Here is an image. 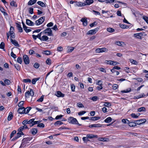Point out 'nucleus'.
Returning a JSON list of instances; mask_svg holds the SVG:
<instances>
[{"mask_svg": "<svg viewBox=\"0 0 148 148\" xmlns=\"http://www.w3.org/2000/svg\"><path fill=\"white\" fill-rule=\"evenodd\" d=\"M42 33L43 34H47V35L48 36H53V34L52 33V31L51 28H47Z\"/></svg>", "mask_w": 148, "mask_h": 148, "instance_id": "nucleus-1", "label": "nucleus"}, {"mask_svg": "<svg viewBox=\"0 0 148 148\" xmlns=\"http://www.w3.org/2000/svg\"><path fill=\"white\" fill-rule=\"evenodd\" d=\"M68 121L69 123L73 124H75L77 123V121L76 118L73 117L71 116L68 119Z\"/></svg>", "mask_w": 148, "mask_h": 148, "instance_id": "nucleus-2", "label": "nucleus"}, {"mask_svg": "<svg viewBox=\"0 0 148 148\" xmlns=\"http://www.w3.org/2000/svg\"><path fill=\"white\" fill-rule=\"evenodd\" d=\"M45 16H42L40 17L38 20L36 21V24L37 25H39L42 23L45 20Z\"/></svg>", "mask_w": 148, "mask_h": 148, "instance_id": "nucleus-3", "label": "nucleus"}, {"mask_svg": "<svg viewBox=\"0 0 148 148\" xmlns=\"http://www.w3.org/2000/svg\"><path fill=\"white\" fill-rule=\"evenodd\" d=\"M99 29V27H97L95 29L89 30L88 32L87 33V34H94L98 31V29Z\"/></svg>", "mask_w": 148, "mask_h": 148, "instance_id": "nucleus-4", "label": "nucleus"}, {"mask_svg": "<svg viewBox=\"0 0 148 148\" xmlns=\"http://www.w3.org/2000/svg\"><path fill=\"white\" fill-rule=\"evenodd\" d=\"M23 60L25 63V64H29V61L28 56L26 55H24L23 56Z\"/></svg>", "mask_w": 148, "mask_h": 148, "instance_id": "nucleus-5", "label": "nucleus"}, {"mask_svg": "<svg viewBox=\"0 0 148 148\" xmlns=\"http://www.w3.org/2000/svg\"><path fill=\"white\" fill-rule=\"evenodd\" d=\"M108 49L105 48H97L96 50V52L97 53H99L103 52H107Z\"/></svg>", "mask_w": 148, "mask_h": 148, "instance_id": "nucleus-6", "label": "nucleus"}, {"mask_svg": "<svg viewBox=\"0 0 148 148\" xmlns=\"http://www.w3.org/2000/svg\"><path fill=\"white\" fill-rule=\"evenodd\" d=\"M26 109L23 107H21L19 108L18 110V112L19 114H24L25 113Z\"/></svg>", "mask_w": 148, "mask_h": 148, "instance_id": "nucleus-7", "label": "nucleus"}, {"mask_svg": "<svg viewBox=\"0 0 148 148\" xmlns=\"http://www.w3.org/2000/svg\"><path fill=\"white\" fill-rule=\"evenodd\" d=\"M146 121V120L145 119H140L139 120L135 121L136 122L137 124L140 125L143 123H145Z\"/></svg>", "mask_w": 148, "mask_h": 148, "instance_id": "nucleus-8", "label": "nucleus"}, {"mask_svg": "<svg viewBox=\"0 0 148 148\" xmlns=\"http://www.w3.org/2000/svg\"><path fill=\"white\" fill-rule=\"evenodd\" d=\"M16 27L17 29H18V31L20 32H22L23 31V28L21 27V25L17 23H16Z\"/></svg>", "mask_w": 148, "mask_h": 148, "instance_id": "nucleus-9", "label": "nucleus"}, {"mask_svg": "<svg viewBox=\"0 0 148 148\" xmlns=\"http://www.w3.org/2000/svg\"><path fill=\"white\" fill-rule=\"evenodd\" d=\"M90 128H92V127H101V125L99 123L97 124H92L91 125H90L88 126Z\"/></svg>", "mask_w": 148, "mask_h": 148, "instance_id": "nucleus-10", "label": "nucleus"}, {"mask_svg": "<svg viewBox=\"0 0 148 148\" xmlns=\"http://www.w3.org/2000/svg\"><path fill=\"white\" fill-rule=\"evenodd\" d=\"M57 71L59 73H62L63 71V68L62 66L61 67V65H58L56 67Z\"/></svg>", "mask_w": 148, "mask_h": 148, "instance_id": "nucleus-11", "label": "nucleus"}, {"mask_svg": "<svg viewBox=\"0 0 148 148\" xmlns=\"http://www.w3.org/2000/svg\"><path fill=\"white\" fill-rule=\"evenodd\" d=\"M127 123L131 127H134L136 125L137 123L136 122L134 121V122H130L129 120H127Z\"/></svg>", "mask_w": 148, "mask_h": 148, "instance_id": "nucleus-12", "label": "nucleus"}, {"mask_svg": "<svg viewBox=\"0 0 148 148\" xmlns=\"http://www.w3.org/2000/svg\"><path fill=\"white\" fill-rule=\"evenodd\" d=\"M81 21L83 23V25L86 26L87 25V21L86 18H83L81 19Z\"/></svg>", "mask_w": 148, "mask_h": 148, "instance_id": "nucleus-13", "label": "nucleus"}, {"mask_svg": "<svg viewBox=\"0 0 148 148\" xmlns=\"http://www.w3.org/2000/svg\"><path fill=\"white\" fill-rule=\"evenodd\" d=\"M11 41L12 43L15 46L18 47H20V45L18 44V42L16 40L11 39Z\"/></svg>", "mask_w": 148, "mask_h": 148, "instance_id": "nucleus-14", "label": "nucleus"}, {"mask_svg": "<svg viewBox=\"0 0 148 148\" xmlns=\"http://www.w3.org/2000/svg\"><path fill=\"white\" fill-rule=\"evenodd\" d=\"M86 137H87V138L89 139H92L94 138H97V135L93 134H88L86 135Z\"/></svg>", "mask_w": 148, "mask_h": 148, "instance_id": "nucleus-15", "label": "nucleus"}, {"mask_svg": "<svg viewBox=\"0 0 148 148\" xmlns=\"http://www.w3.org/2000/svg\"><path fill=\"white\" fill-rule=\"evenodd\" d=\"M26 23L29 25L33 26L34 25V23L29 19H27L26 20Z\"/></svg>", "mask_w": 148, "mask_h": 148, "instance_id": "nucleus-16", "label": "nucleus"}, {"mask_svg": "<svg viewBox=\"0 0 148 148\" xmlns=\"http://www.w3.org/2000/svg\"><path fill=\"white\" fill-rule=\"evenodd\" d=\"M56 95L58 97H64V94L62 93L60 91H58L57 92Z\"/></svg>", "mask_w": 148, "mask_h": 148, "instance_id": "nucleus-17", "label": "nucleus"}, {"mask_svg": "<svg viewBox=\"0 0 148 148\" xmlns=\"http://www.w3.org/2000/svg\"><path fill=\"white\" fill-rule=\"evenodd\" d=\"M134 36L138 39H141L143 34L141 33L135 34H134Z\"/></svg>", "mask_w": 148, "mask_h": 148, "instance_id": "nucleus-18", "label": "nucleus"}, {"mask_svg": "<svg viewBox=\"0 0 148 148\" xmlns=\"http://www.w3.org/2000/svg\"><path fill=\"white\" fill-rule=\"evenodd\" d=\"M21 136V134L19 133V132L18 131V132L17 133L16 136L12 139V141H13L16 140L18 138Z\"/></svg>", "mask_w": 148, "mask_h": 148, "instance_id": "nucleus-19", "label": "nucleus"}, {"mask_svg": "<svg viewBox=\"0 0 148 148\" xmlns=\"http://www.w3.org/2000/svg\"><path fill=\"white\" fill-rule=\"evenodd\" d=\"M29 92L30 93V96H31V97L30 99H28V101H32L31 99H32V97L34 95V92L32 89H30L29 91Z\"/></svg>", "mask_w": 148, "mask_h": 148, "instance_id": "nucleus-20", "label": "nucleus"}, {"mask_svg": "<svg viewBox=\"0 0 148 148\" xmlns=\"http://www.w3.org/2000/svg\"><path fill=\"white\" fill-rule=\"evenodd\" d=\"M37 0H30L28 3V5H32L35 3Z\"/></svg>", "mask_w": 148, "mask_h": 148, "instance_id": "nucleus-21", "label": "nucleus"}, {"mask_svg": "<svg viewBox=\"0 0 148 148\" xmlns=\"http://www.w3.org/2000/svg\"><path fill=\"white\" fill-rule=\"evenodd\" d=\"M100 119V117L99 116H94L90 117L89 118L90 120L96 121Z\"/></svg>", "mask_w": 148, "mask_h": 148, "instance_id": "nucleus-22", "label": "nucleus"}, {"mask_svg": "<svg viewBox=\"0 0 148 148\" xmlns=\"http://www.w3.org/2000/svg\"><path fill=\"white\" fill-rule=\"evenodd\" d=\"M94 2L93 0H89L87 1H85V5H90L92 3Z\"/></svg>", "mask_w": 148, "mask_h": 148, "instance_id": "nucleus-23", "label": "nucleus"}, {"mask_svg": "<svg viewBox=\"0 0 148 148\" xmlns=\"http://www.w3.org/2000/svg\"><path fill=\"white\" fill-rule=\"evenodd\" d=\"M49 39V38L48 36H43L41 37L40 40L43 41H46Z\"/></svg>", "mask_w": 148, "mask_h": 148, "instance_id": "nucleus-24", "label": "nucleus"}, {"mask_svg": "<svg viewBox=\"0 0 148 148\" xmlns=\"http://www.w3.org/2000/svg\"><path fill=\"white\" fill-rule=\"evenodd\" d=\"M29 129V128L26 125H24L23 126H22L20 127L18 130L23 131L24 129Z\"/></svg>", "mask_w": 148, "mask_h": 148, "instance_id": "nucleus-25", "label": "nucleus"}, {"mask_svg": "<svg viewBox=\"0 0 148 148\" xmlns=\"http://www.w3.org/2000/svg\"><path fill=\"white\" fill-rule=\"evenodd\" d=\"M12 112H10L9 113V115L8 118V121H10L12 120L13 117Z\"/></svg>", "mask_w": 148, "mask_h": 148, "instance_id": "nucleus-26", "label": "nucleus"}, {"mask_svg": "<svg viewBox=\"0 0 148 148\" xmlns=\"http://www.w3.org/2000/svg\"><path fill=\"white\" fill-rule=\"evenodd\" d=\"M120 27L123 29H127L129 28V26L123 24H119Z\"/></svg>", "mask_w": 148, "mask_h": 148, "instance_id": "nucleus-27", "label": "nucleus"}, {"mask_svg": "<svg viewBox=\"0 0 148 148\" xmlns=\"http://www.w3.org/2000/svg\"><path fill=\"white\" fill-rule=\"evenodd\" d=\"M32 133V134L35 135L37 132V130L36 128H34L32 129L31 131Z\"/></svg>", "mask_w": 148, "mask_h": 148, "instance_id": "nucleus-28", "label": "nucleus"}, {"mask_svg": "<svg viewBox=\"0 0 148 148\" xmlns=\"http://www.w3.org/2000/svg\"><path fill=\"white\" fill-rule=\"evenodd\" d=\"M37 4L42 7H45L46 5L43 2L41 1H38L37 2Z\"/></svg>", "mask_w": 148, "mask_h": 148, "instance_id": "nucleus-29", "label": "nucleus"}, {"mask_svg": "<svg viewBox=\"0 0 148 148\" xmlns=\"http://www.w3.org/2000/svg\"><path fill=\"white\" fill-rule=\"evenodd\" d=\"M112 119L111 117H109L107 118L104 120V121L106 123H109L112 121Z\"/></svg>", "mask_w": 148, "mask_h": 148, "instance_id": "nucleus-30", "label": "nucleus"}, {"mask_svg": "<svg viewBox=\"0 0 148 148\" xmlns=\"http://www.w3.org/2000/svg\"><path fill=\"white\" fill-rule=\"evenodd\" d=\"M107 30L110 33H112L115 31V30L113 28L111 27L107 28Z\"/></svg>", "mask_w": 148, "mask_h": 148, "instance_id": "nucleus-31", "label": "nucleus"}, {"mask_svg": "<svg viewBox=\"0 0 148 148\" xmlns=\"http://www.w3.org/2000/svg\"><path fill=\"white\" fill-rule=\"evenodd\" d=\"M39 78H35L32 79V84H36V82L39 80Z\"/></svg>", "mask_w": 148, "mask_h": 148, "instance_id": "nucleus-32", "label": "nucleus"}, {"mask_svg": "<svg viewBox=\"0 0 148 148\" xmlns=\"http://www.w3.org/2000/svg\"><path fill=\"white\" fill-rule=\"evenodd\" d=\"M77 5L78 6H82L85 5V3H83L80 2H78L77 4Z\"/></svg>", "mask_w": 148, "mask_h": 148, "instance_id": "nucleus-33", "label": "nucleus"}, {"mask_svg": "<svg viewBox=\"0 0 148 148\" xmlns=\"http://www.w3.org/2000/svg\"><path fill=\"white\" fill-rule=\"evenodd\" d=\"M145 108L144 107H141L139 108L138 109V112H141L145 111Z\"/></svg>", "mask_w": 148, "mask_h": 148, "instance_id": "nucleus-34", "label": "nucleus"}, {"mask_svg": "<svg viewBox=\"0 0 148 148\" xmlns=\"http://www.w3.org/2000/svg\"><path fill=\"white\" fill-rule=\"evenodd\" d=\"M31 108H32L30 107L26 108H25V109H26V110L25 113H24L26 114L28 113L29 112V111L31 109Z\"/></svg>", "mask_w": 148, "mask_h": 148, "instance_id": "nucleus-35", "label": "nucleus"}, {"mask_svg": "<svg viewBox=\"0 0 148 148\" xmlns=\"http://www.w3.org/2000/svg\"><path fill=\"white\" fill-rule=\"evenodd\" d=\"M131 90V88H129L126 89V90H122L121 91V92H122V93H127V92H130Z\"/></svg>", "mask_w": 148, "mask_h": 148, "instance_id": "nucleus-36", "label": "nucleus"}, {"mask_svg": "<svg viewBox=\"0 0 148 148\" xmlns=\"http://www.w3.org/2000/svg\"><path fill=\"white\" fill-rule=\"evenodd\" d=\"M10 5L12 6L17 7V5L16 4V2L14 1H11L10 3Z\"/></svg>", "mask_w": 148, "mask_h": 148, "instance_id": "nucleus-37", "label": "nucleus"}, {"mask_svg": "<svg viewBox=\"0 0 148 148\" xmlns=\"http://www.w3.org/2000/svg\"><path fill=\"white\" fill-rule=\"evenodd\" d=\"M10 34V38L12 39V38H15V34L14 32H11L9 33Z\"/></svg>", "mask_w": 148, "mask_h": 148, "instance_id": "nucleus-38", "label": "nucleus"}, {"mask_svg": "<svg viewBox=\"0 0 148 148\" xmlns=\"http://www.w3.org/2000/svg\"><path fill=\"white\" fill-rule=\"evenodd\" d=\"M4 82L5 84L9 85L10 83V81L9 80L5 79L4 80Z\"/></svg>", "mask_w": 148, "mask_h": 148, "instance_id": "nucleus-39", "label": "nucleus"}, {"mask_svg": "<svg viewBox=\"0 0 148 148\" xmlns=\"http://www.w3.org/2000/svg\"><path fill=\"white\" fill-rule=\"evenodd\" d=\"M44 97V95H42L41 96V97H40V98L39 99H38L37 100V101H38V102H42L43 101V100Z\"/></svg>", "mask_w": 148, "mask_h": 148, "instance_id": "nucleus-40", "label": "nucleus"}, {"mask_svg": "<svg viewBox=\"0 0 148 148\" xmlns=\"http://www.w3.org/2000/svg\"><path fill=\"white\" fill-rule=\"evenodd\" d=\"M30 95V93L29 91H27L25 93V97L28 99Z\"/></svg>", "mask_w": 148, "mask_h": 148, "instance_id": "nucleus-41", "label": "nucleus"}, {"mask_svg": "<svg viewBox=\"0 0 148 148\" xmlns=\"http://www.w3.org/2000/svg\"><path fill=\"white\" fill-rule=\"evenodd\" d=\"M34 119H31L29 121H27V123H28V124H32L33 123L34 121Z\"/></svg>", "mask_w": 148, "mask_h": 148, "instance_id": "nucleus-42", "label": "nucleus"}, {"mask_svg": "<svg viewBox=\"0 0 148 148\" xmlns=\"http://www.w3.org/2000/svg\"><path fill=\"white\" fill-rule=\"evenodd\" d=\"M51 52L50 51L48 50L45 51L43 52V54H45L47 55H50L51 54Z\"/></svg>", "mask_w": 148, "mask_h": 148, "instance_id": "nucleus-43", "label": "nucleus"}, {"mask_svg": "<svg viewBox=\"0 0 148 148\" xmlns=\"http://www.w3.org/2000/svg\"><path fill=\"white\" fill-rule=\"evenodd\" d=\"M131 116L133 118L136 119L138 118V116H137L134 113H132L131 114Z\"/></svg>", "mask_w": 148, "mask_h": 148, "instance_id": "nucleus-44", "label": "nucleus"}, {"mask_svg": "<svg viewBox=\"0 0 148 148\" xmlns=\"http://www.w3.org/2000/svg\"><path fill=\"white\" fill-rule=\"evenodd\" d=\"M116 43L117 45L119 46H121L123 44V42L119 41H117L116 42Z\"/></svg>", "mask_w": 148, "mask_h": 148, "instance_id": "nucleus-45", "label": "nucleus"}, {"mask_svg": "<svg viewBox=\"0 0 148 148\" xmlns=\"http://www.w3.org/2000/svg\"><path fill=\"white\" fill-rule=\"evenodd\" d=\"M87 137H83V140L85 143H87L88 141H89L90 140L88 139Z\"/></svg>", "mask_w": 148, "mask_h": 148, "instance_id": "nucleus-46", "label": "nucleus"}, {"mask_svg": "<svg viewBox=\"0 0 148 148\" xmlns=\"http://www.w3.org/2000/svg\"><path fill=\"white\" fill-rule=\"evenodd\" d=\"M51 60L49 58H48L46 61L47 64L49 65H50L51 64Z\"/></svg>", "mask_w": 148, "mask_h": 148, "instance_id": "nucleus-47", "label": "nucleus"}, {"mask_svg": "<svg viewBox=\"0 0 148 148\" xmlns=\"http://www.w3.org/2000/svg\"><path fill=\"white\" fill-rule=\"evenodd\" d=\"M16 133V131L15 130H13L11 133L10 134V138H11Z\"/></svg>", "mask_w": 148, "mask_h": 148, "instance_id": "nucleus-48", "label": "nucleus"}, {"mask_svg": "<svg viewBox=\"0 0 148 148\" xmlns=\"http://www.w3.org/2000/svg\"><path fill=\"white\" fill-rule=\"evenodd\" d=\"M24 101H20L18 104V106L19 107H21L23 105Z\"/></svg>", "mask_w": 148, "mask_h": 148, "instance_id": "nucleus-49", "label": "nucleus"}, {"mask_svg": "<svg viewBox=\"0 0 148 148\" xmlns=\"http://www.w3.org/2000/svg\"><path fill=\"white\" fill-rule=\"evenodd\" d=\"M5 47V44L3 42H1L0 44V48L3 49Z\"/></svg>", "mask_w": 148, "mask_h": 148, "instance_id": "nucleus-50", "label": "nucleus"}, {"mask_svg": "<svg viewBox=\"0 0 148 148\" xmlns=\"http://www.w3.org/2000/svg\"><path fill=\"white\" fill-rule=\"evenodd\" d=\"M14 66L16 70L18 71H20V68L18 64H14Z\"/></svg>", "mask_w": 148, "mask_h": 148, "instance_id": "nucleus-51", "label": "nucleus"}, {"mask_svg": "<svg viewBox=\"0 0 148 148\" xmlns=\"http://www.w3.org/2000/svg\"><path fill=\"white\" fill-rule=\"evenodd\" d=\"M63 124V123L60 121H57L55 123V125H61Z\"/></svg>", "mask_w": 148, "mask_h": 148, "instance_id": "nucleus-52", "label": "nucleus"}, {"mask_svg": "<svg viewBox=\"0 0 148 148\" xmlns=\"http://www.w3.org/2000/svg\"><path fill=\"white\" fill-rule=\"evenodd\" d=\"M39 64L37 63H35L34 65V67L36 69H38L39 68Z\"/></svg>", "mask_w": 148, "mask_h": 148, "instance_id": "nucleus-53", "label": "nucleus"}, {"mask_svg": "<svg viewBox=\"0 0 148 148\" xmlns=\"http://www.w3.org/2000/svg\"><path fill=\"white\" fill-rule=\"evenodd\" d=\"M77 106L79 108H83L84 107L83 105L80 102L77 103Z\"/></svg>", "mask_w": 148, "mask_h": 148, "instance_id": "nucleus-54", "label": "nucleus"}, {"mask_svg": "<svg viewBox=\"0 0 148 148\" xmlns=\"http://www.w3.org/2000/svg\"><path fill=\"white\" fill-rule=\"evenodd\" d=\"M71 90L72 91L74 92L75 91V86L74 84H72L71 85Z\"/></svg>", "mask_w": 148, "mask_h": 148, "instance_id": "nucleus-55", "label": "nucleus"}, {"mask_svg": "<svg viewBox=\"0 0 148 148\" xmlns=\"http://www.w3.org/2000/svg\"><path fill=\"white\" fill-rule=\"evenodd\" d=\"M23 81L25 83L29 82L30 83L31 80L29 79H23Z\"/></svg>", "mask_w": 148, "mask_h": 148, "instance_id": "nucleus-56", "label": "nucleus"}, {"mask_svg": "<svg viewBox=\"0 0 148 148\" xmlns=\"http://www.w3.org/2000/svg\"><path fill=\"white\" fill-rule=\"evenodd\" d=\"M17 61L18 63L21 64L22 61V58L20 57H19L17 59Z\"/></svg>", "mask_w": 148, "mask_h": 148, "instance_id": "nucleus-57", "label": "nucleus"}, {"mask_svg": "<svg viewBox=\"0 0 148 148\" xmlns=\"http://www.w3.org/2000/svg\"><path fill=\"white\" fill-rule=\"evenodd\" d=\"M112 61L111 60H106L105 61V63L107 64H110V65H112Z\"/></svg>", "mask_w": 148, "mask_h": 148, "instance_id": "nucleus-58", "label": "nucleus"}, {"mask_svg": "<svg viewBox=\"0 0 148 148\" xmlns=\"http://www.w3.org/2000/svg\"><path fill=\"white\" fill-rule=\"evenodd\" d=\"M104 106H105L109 107L111 106V104L110 103L106 102L104 104Z\"/></svg>", "mask_w": 148, "mask_h": 148, "instance_id": "nucleus-59", "label": "nucleus"}, {"mask_svg": "<svg viewBox=\"0 0 148 148\" xmlns=\"http://www.w3.org/2000/svg\"><path fill=\"white\" fill-rule=\"evenodd\" d=\"M118 87V85L116 84H114L112 86V88L114 90L116 89Z\"/></svg>", "mask_w": 148, "mask_h": 148, "instance_id": "nucleus-60", "label": "nucleus"}, {"mask_svg": "<svg viewBox=\"0 0 148 148\" xmlns=\"http://www.w3.org/2000/svg\"><path fill=\"white\" fill-rule=\"evenodd\" d=\"M11 56L14 58L15 59L16 58V55L14 54L12 51L11 53Z\"/></svg>", "mask_w": 148, "mask_h": 148, "instance_id": "nucleus-61", "label": "nucleus"}, {"mask_svg": "<svg viewBox=\"0 0 148 148\" xmlns=\"http://www.w3.org/2000/svg\"><path fill=\"white\" fill-rule=\"evenodd\" d=\"M143 18L148 24V17H147L145 16H143Z\"/></svg>", "mask_w": 148, "mask_h": 148, "instance_id": "nucleus-62", "label": "nucleus"}, {"mask_svg": "<svg viewBox=\"0 0 148 148\" xmlns=\"http://www.w3.org/2000/svg\"><path fill=\"white\" fill-rule=\"evenodd\" d=\"M33 8H30L29 9V12L30 14H32L33 13Z\"/></svg>", "mask_w": 148, "mask_h": 148, "instance_id": "nucleus-63", "label": "nucleus"}, {"mask_svg": "<svg viewBox=\"0 0 148 148\" xmlns=\"http://www.w3.org/2000/svg\"><path fill=\"white\" fill-rule=\"evenodd\" d=\"M74 48L73 47H71L68 49L67 51L68 52H71L74 50Z\"/></svg>", "mask_w": 148, "mask_h": 148, "instance_id": "nucleus-64", "label": "nucleus"}]
</instances>
